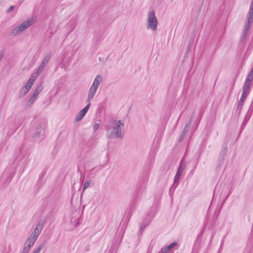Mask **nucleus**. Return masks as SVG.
Masks as SVG:
<instances>
[{"label": "nucleus", "mask_w": 253, "mask_h": 253, "mask_svg": "<svg viewBox=\"0 0 253 253\" xmlns=\"http://www.w3.org/2000/svg\"><path fill=\"white\" fill-rule=\"evenodd\" d=\"M113 122L114 123V126L112 130H110V128L108 126H106V129L108 131L107 137L109 139L122 138L123 135L122 134L121 126H124V124L121 120L114 121Z\"/></svg>", "instance_id": "1"}, {"label": "nucleus", "mask_w": 253, "mask_h": 253, "mask_svg": "<svg viewBox=\"0 0 253 253\" xmlns=\"http://www.w3.org/2000/svg\"><path fill=\"white\" fill-rule=\"evenodd\" d=\"M157 24L158 20L155 15V12L154 10H152L148 14L147 28L155 31L157 29Z\"/></svg>", "instance_id": "2"}, {"label": "nucleus", "mask_w": 253, "mask_h": 253, "mask_svg": "<svg viewBox=\"0 0 253 253\" xmlns=\"http://www.w3.org/2000/svg\"><path fill=\"white\" fill-rule=\"evenodd\" d=\"M44 126L40 122L35 123L32 129L31 130V135L32 138L41 137L43 135Z\"/></svg>", "instance_id": "3"}, {"label": "nucleus", "mask_w": 253, "mask_h": 253, "mask_svg": "<svg viewBox=\"0 0 253 253\" xmlns=\"http://www.w3.org/2000/svg\"><path fill=\"white\" fill-rule=\"evenodd\" d=\"M33 23V19H29L25 21L20 25L13 29L11 31V35L15 36L24 30L27 29Z\"/></svg>", "instance_id": "4"}, {"label": "nucleus", "mask_w": 253, "mask_h": 253, "mask_svg": "<svg viewBox=\"0 0 253 253\" xmlns=\"http://www.w3.org/2000/svg\"><path fill=\"white\" fill-rule=\"evenodd\" d=\"M90 103H87V104L86 105V106L83 108L82 110H81L76 115L75 120L77 122L81 121L84 117L85 116L86 113H87V111L88 110L90 106Z\"/></svg>", "instance_id": "5"}, {"label": "nucleus", "mask_w": 253, "mask_h": 253, "mask_svg": "<svg viewBox=\"0 0 253 253\" xmlns=\"http://www.w3.org/2000/svg\"><path fill=\"white\" fill-rule=\"evenodd\" d=\"M253 21V6H251L249 11L248 23L244 27V30L249 31L251 24Z\"/></svg>", "instance_id": "6"}, {"label": "nucleus", "mask_w": 253, "mask_h": 253, "mask_svg": "<svg viewBox=\"0 0 253 253\" xmlns=\"http://www.w3.org/2000/svg\"><path fill=\"white\" fill-rule=\"evenodd\" d=\"M51 55L50 54H48L47 55H45L42 61L41 65H40L39 68L38 69L36 74L37 75H39L42 71L44 67H45V65L48 63L49 61Z\"/></svg>", "instance_id": "7"}, {"label": "nucleus", "mask_w": 253, "mask_h": 253, "mask_svg": "<svg viewBox=\"0 0 253 253\" xmlns=\"http://www.w3.org/2000/svg\"><path fill=\"white\" fill-rule=\"evenodd\" d=\"M44 220L41 219L37 225V226L31 235H35L38 238L44 225Z\"/></svg>", "instance_id": "8"}, {"label": "nucleus", "mask_w": 253, "mask_h": 253, "mask_svg": "<svg viewBox=\"0 0 253 253\" xmlns=\"http://www.w3.org/2000/svg\"><path fill=\"white\" fill-rule=\"evenodd\" d=\"M37 239V237H36L35 235H34V234L31 235L25 243L24 246H27V248L30 249L36 242Z\"/></svg>", "instance_id": "9"}, {"label": "nucleus", "mask_w": 253, "mask_h": 253, "mask_svg": "<svg viewBox=\"0 0 253 253\" xmlns=\"http://www.w3.org/2000/svg\"><path fill=\"white\" fill-rule=\"evenodd\" d=\"M102 81V76L100 75H97L93 81L91 87L97 89Z\"/></svg>", "instance_id": "10"}, {"label": "nucleus", "mask_w": 253, "mask_h": 253, "mask_svg": "<svg viewBox=\"0 0 253 253\" xmlns=\"http://www.w3.org/2000/svg\"><path fill=\"white\" fill-rule=\"evenodd\" d=\"M96 90H97L96 88H93L91 86V87L89 89V92H88L87 98L86 100V103H90V102L91 100L93 98V97L96 92Z\"/></svg>", "instance_id": "11"}, {"label": "nucleus", "mask_w": 253, "mask_h": 253, "mask_svg": "<svg viewBox=\"0 0 253 253\" xmlns=\"http://www.w3.org/2000/svg\"><path fill=\"white\" fill-rule=\"evenodd\" d=\"M253 79V75L251 74H249L246 81L245 82V84L243 87V89L249 90L250 86L251 85V83Z\"/></svg>", "instance_id": "12"}, {"label": "nucleus", "mask_w": 253, "mask_h": 253, "mask_svg": "<svg viewBox=\"0 0 253 253\" xmlns=\"http://www.w3.org/2000/svg\"><path fill=\"white\" fill-rule=\"evenodd\" d=\"M37 97V96L33 94L30 97L27 102L26 103L25 105V107L26 108L31 107L33 105V103L34 102L35 100L36 99Z\"/></svg>", "instance_id": "13"}, {"label": "nucleus", "mask_w": 253, "mask_h": 253, "mask_svg": "<svg viewBox=\"0 0 253 253\" xmlns=\"http://www.w3.org/2000/svg\"><path fill=\"white\" fill-rule=\"evenodd\" d=\"M30 89L27 88V87L24 86L22 87L19 92V97L22 98L25 96L29 92Z\"/></svg>", "instance_id": "14"}, {"label": "nucleus", "mask_w": 253, "mask_h": 253, "mask_svg": "<svg viewBox=\"0 0 253 253\" xmlns=\"http://www.w3.org/2000/svg\"><path fill=\"white\" fill-rule=\"evenodd\" d=\"M36 77L32 76L28 80L25 86L27 87V88H29V89H30L36 80Z\"/></svg>", "instance_id": "15"}, {"label": "nucleus", "mask_w": 253, "mask_h": 253, "mask_svg": "<svg viewBox=\"0 0 253 253\" xmlns=\"http://www.w3.org/2000/svg\"><path fill=\"white\" fill-rule=\"evenodd\" d=\"M227 152V147H225L221 151L219 156V161L220 162H223L224 159V156L226 155Z\"/></svg>", "instance_id": "16"}, {"label": "nucleus", "mask_w": 253, "mask_h": 253, "mask_svg": "<svg viewBox=\"0 0 253 253\" xmlns=\"http://www.w3.org/2000/svg\"><path fill=\"white\" fill-rule=\"evenodd\" d=\"M185 168V165L184 164L183 160H182L180 162V165L177 169L176 173L179 174L181 175Z\"/></svg>", "instance_id": "17"}, {"label": "nucleus", "mask_w": 253, "mask_h": 253, "mask_svg": "<svg viewBox=\"0 0 253 253\" xmlns=\"http://www.w3.org/2000/svg\"><path fill=\"white\" fill-rule=\"evenodd\" d=\"M244 103V102L242 101V100H240L238 102L236 109V112L238 113V115H240Z\"/></svg>", "instance_id": "18"}, {"label": "nucleus", "mask_w": 253, "mask_h": 253, "mask_svg": "<svg viewBox=\"0 0 253 253\" xmlns=\"http://www.w3.org/2000/svg\"><path fill=\"white\" fill-rule=\"evenodd\" d=\"M192 124V119H190L186 124L182 132L186 133L189 131L191 125Z\"/></svg>", "instance_id": "19"}, {"label": "nucleus", "mask_w": 253, "mask_h": 253, "mask_svg": "<svg viewBox=\"0 0 253 253\" xmlns=\"http://www.w3.org/2000/svg\"><path fill=\"white\" fill-rule=\"evenodd\" d=\"M46 244L47 241H44L43 242L41 243V244L39 245L38 248L35 250V251L37 252L38 253H39L41 252V251L44 248Z\"/></svg>", "instance_id": "20"}, {"label": "nucleus", "mask_w": 253, "mask_h": 253, "mask_svg": "<svg viewBox=\"0 0 253 253\" xmlns=\"http://www.w3.org/2000/svg\"><path fill=\"white\" fill-rule=\"evenodd\" d=\"M46 244L47 241H44L43 242L41 243V244L39 245L38 248L35 250V251L37 252L38 253H39L41 252V251L44 248Z\"/></svg>", "instance_id": "21"}, {"label": "nucleus", "mask_w": 253, "mask_h": 253, "mask_svg": "<svg viewBox=\"0 0 253 253\" xmlns=\"http://www.w3.org/2000/svg\"><path fill=\"white\" fill-rule=\"evenodd\" d=\"M42 89V84H39V85L37 86L36 89L34 91L33 94L38 96V95L39 94V93L41 92Z\"/></svg>", "instance_id": "22"}, {"label": "nucleus", "mask_w": 253, "mask_h": 253, "mask_svg": "<svg viewBox=\"0 0 253 253\" xmlns=\"http://www.w3.org/2000/svg\"><path fill=\"white\" fill-rule=\"evenodd\" d=\"M249 93V90L243 89V93L241 96V97L240 100H242L244 102L246 100V98L248 95V94Z\"/></svg>", "instance_id": "23"}, {"label": "nucleus", "mask_w": 253, "mask_h": 253, "mask_svg": "<svg viewBox=\"0 0 253 253\" xmlns=\"http://www.w3.org/2000/svg\"><path fill=\"white\" fill-rule=\"evenodd\" d=\"M91 183L90 180L86 181L83 185V191H84L85 189H86L89 185V184Z\"/></svg>", "instance_id": "24"}, {"label": "nucleus", "mask_w": 253, "mask_h": 253, "mask_svg": "<svg viewBox=\"0 0 253 253\" xmlns=\"http://www.w3.org/2000/svg\"><path fill=\"white\" fill-rule=\"evenodd\" d=\"M177 243L176 242H173L169 246H166V247L169 252L173 247H174L176 245Z\"/></svg>", "instance_id": "25"}, {"label": "nucleus", "mask_w": 253, "mask_h": 253, "mask_svg": "<svg viewBox=\"0 0 253 253\" xmlns=\"http://www.w3.org/2000/svg\"><path fill=\"white\" fill-rule=\"evenodd\" d=\"M249 33V31L244 30V32L242 38L241 39V42H243L246 38V37Z\"/></svg>", "instance_id": "26"}, {"label": "nucleus", "mask_w": 253, "mask_h": 253, "mask_svg": "<svg viewBox=\"0 0 253 253\" xmlns=\"http://www.w3.org/2000/svg\"><path fill=\"white\" fill-rule=\"evenodd\" d=\"M180 176H181V175L176 173V174L174 176V183H176L178 182V181L179 180V179L180 178Z\"/></svg>", "instance_id": "27"}, {"label": "nucleus", "mask_w": 253, "mask_h": 253, "mask_svg": "<svg viewBox=\"0 0 253 253\" xmlns=\"http://www.w3.org/2000/svg\"><path fill=\"white\" fill-rule=\"evenodd\" d=\"M185 135H186V133L182 132L179 138V139H178V141L179 142H181L183 139H184L185 137Z\"/></svg>", "instance_id": "28"}, {"label": "nucleus", "mask_w": 253, "mask_h": 253, "mask_svg": "<svg viewBox=\"0 0 253 253\" xmlns=\"http://www.w3.org/2000/svg\"><path fill=\"white\" fill-rule=\"evenodd\" d=\"M30 249L27 247V246H24L22 251L21 253H28Z\"/></svg>", "instance_id": "29"}, {"label": "nucleus", "mask_w": 253, "mask_h": 253, "mask_svg": "<svg viewBox=\"0 0 253 253\" xmlns=\"http://www.w3.org/2000/svg\"><path fill=\"white\" fill-rule=\"evenodd\" d=\"M169 251L165 247V248H163L161 249V251L158 253H168Z\"/></svg>", "instance_id": "30"}, {"label": "nucleus", "mask_w": 253, "mask_h": 253, "mask_svg": "<svg viewBox=\"0 0 253 253\" xmlns=\"http://www.w3.org/2000/svg\"><path fill=\"white\" fill-rule=\"evenodd\" d=\"M148 224V223L146 224L145 223H143L140 227V232H142L145 228H146V226Z\"/></svg>", "instance_id": "31"}, {"label": "nucleus", "mask_w": 253, "mask_h": 253, "mask_svg": "<svg viewBox=\"0 0 253 253\" xmlns=\"http://www.w3.org/2000/svg\"><path fill=\"white\" fill-rule=\"evenodd\" d=\"M99 126V124L96 123V124H94V125L93 126V130L94 132H95L98 129Z\"/></svg>", "instance_id": "32"}, {"label": "nucleus", "mask_w": 253, "mask_h": 253, "mask_svg": "<svg viewBox=\"0 0 253 253\" xmlns=\"http://www.w3.org/2000/svg\"><path fill=\"white\" fill-rule=\"evenodd\" d=\"M193 42H194V40L193 39H192L191 38V39L190 40L189 42V43H188V49L191 46V45L193 44Z\"/></svg>", "instance_id": "33"}, {"label": "nucleus", "mask_w": 253, "mask_h": 253, "mask_svg": "<svg viewBox=\"0 0 253 253\" xmlns=\"http://www.w3.org/2000/svg\"><path fill=\"white\" fill-rule=\"evenodd\" d=\"M14 8V6L12 5V6H10L9 7V8L7 10V13H9L10 12H11L12 10H13Z\"/></svg>", "instance_id": "34"}, {"label": "nucleus", "mask_w": 253, "mask_h": 253, "mask_svg": "<svg viewBox=\"0 0 253 253\" xmlns=\"http://www.w3.org/2000/svg\"><path fill=\"white\" fill-rule=\"evenodd\" d=\"M23 147H21L19 148V153H20V154H21L22 156L23 155Z\"/></svg>", "instance_id": "35"}, {"label": "nucleus", "mask_w": 253, "mask_h": 253, "mask_svg": "<svg viewBox=\"0 0 253 253\" xmlns=\"http://www.w3.org/2000/svg\"><path fill=\"white\" fill-rule=\"evenodd\" d=\"M251 6H253V0H252Z\"/></svg>", "instance_id": "36"}, {"label": "nucleus", "mask_w": 253, "mask_h": 253, "mask_svg": "<svg viewBox=\"0 0 253 253\" xmlns=\"http://www.w3.org/2000/svg\"><path fill=\"white\" fill-rule=\"evenodd\" d=\"M32 253H38L35 250Z\"/></svg>", "instance_id": "37"}, {"label": "nucleus", "mask_w": 253, "mask_h": 253, "mask_svg": "<svg viewBox=\"0 0 253 253\" xmlns=\"http://www.w3.org/2000/svg\"><path fill=\"white\" fill-rule=\"evenodd\" d=\"M174 186V183L172 185V187Z\"/></svg>", "instance_id": "38"}]
</instances>
